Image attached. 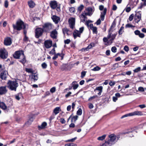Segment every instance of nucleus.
I'll use <instances>...</instances> for the list:
<instances>
[{"label": "nucleus", "instance_id": "nucleus-1", "mask_svg": "<svg viewBox=\"0 0 146 146\" xmlns=\"http://www.w3.org/2000/svg\"><path fill=\"white\" fill-rule=\"evenodd\" d=\"M14 58L17 59H21L19 61L23 64H24L26 62L25 57L23 51L22 50L17 51L13 55Z\"/></svg>", "mask_w": 146, "mask_h": 146}, {"label": "nucleus", "instance_id": "nucleus-2", "mask_svg": "<svg viewBox=\"0 0 146 146\" xmlns=\"http://www.w3.org/2000/svg\"><path fill=\"white\" fill-rule=\"evenodd\" d=\"M7 87L11 90L16 91L19 84L17 81L9 80L7 83Z\"/></svg>", "mask_w": 146, "mask_h": 146}, {"label": "nucleus", "instance_id": "nucleus-3", "mask_svg": "<svg viewBox=\"0 0 146 146\" xmlns=\"http://www.w3.org/2000/svg\"><path fill=\"white\" fill-rule=\"evenodd\" d=\"M28 26L27 25H25L24 22L21 21H17L16 25H13L14 29L18 31H20L22 29H25L27 28Z\"/></svg>", "mask_w": 146, "mask_h": 146}, {"label": "nucleus", "instance_id": "nucleus-4", "mask_svg": "<svg viewBox=\"0 0 146 146\" xmlns=\"http://www.w3.org/2000/svg\"><path fill=\"white\" fill-rule=\"evenodd\" d=\"M26 71L29 73H31L32 74L29 75V78L31 80L34 81L37 80L38 78L37 74L36 73H33V71L32 69L26 68Z\"/></svg>", "mask_w": 146, "mask_h": 146}, {"label": "nucleus", "instance_id": "nucleus-5", "mask_svg": "<svg viewBox=\"0 0 146 146\" xmlns=\"http://www.w3.org/2000/svg\"><path fill=\"white\" fill-rule=\"evenodd\" d=\"M44 31L48 32L53 28V26L50 23H44L42 26Z\"/></svg>", "mask_w": 146, "mask_h": 146}, {"label": "nucleus", "instance_id": "nucleus-6", "mask_svg": "<svg viewBox=\"0 0 146 146\" xmlns=\"http://www.w3.org/2000/svg\"><path fill=\"white\" fill-rule=\"evenodd\" d=\"M143 115V113L141 111H136L125 115L122 116L121 118H122L125 117L133 116L135 115Z\"/></svg>", "mask_w": 146, "mask_h": 146}, {"label": "nucleus", "instance_id": "nucleus-7", "mask_svg": "<svg viewBox=\"0 0 146 146\" xmlns=\"http://www.w3.org/2000/svg\"><path fill=\"white\" fill-rule=\"evenodd\" d=\"M99 9L100 11H102L104 9L103 11L101 12L100 15L101 20L103 21L104 19L105 15L106 14L107 9L106 8H104V6L101 5L99 6Z\"/></svg>", "mask_w": 146, "mask_h": 146}, {"label": "nucleus", "instance_id": "nucleus-8", "mask_svg": "<svg viewBox=\"0 0 146 146\" xmlns=\"http://www.w3.org/2000/svg\"><path fill=\"white\" fill-rule=\"evenodd\" d=\"M84 29V27H82L80 28L79 30H75L73 33V35L74 39H75L77 36L80 37V35L82 33Z\"/></svg>", "mask_w": 146, "mask_h": 146}, {"label": "nucleus", "instance_id": "nucleus-9", "mask_svg": "<svg viewBox=\"0 0 146 146\" xmlns=\"http://www.w3.org/2000/svg\"><path fill=\"white\" fill-rule=\"evenodd\" d=\"M109 139L108 141L110 143L111 145L113 144L115 141L116 136L113 134H111L109 135Z\"/></svg>", "mask_w": 146, "mask_h": 146}, {"label": "nucleus", "instance_id": "nucleus-10", "mask_svg": "<svg viewBox=\"0 0 146 146\" xmlns=\"http://www.w3.org/2000/svg\"><path fill=\"white\" fill-rule=\"evenodd\" d=\"M7 56V53L5 49H0V57L2 58L5 59Z\"/></svg>", "mask_w": 146, "mask_h": 146}, {"label": "nucleus", "instance_id": "nucleus-11", "mask_svg": "<svg viewBox=\"0 0 146 146\" xmlns=\"http://www.w3.org/2000/svg\"><path fill=\"white\" fill-rule=\"evenodd\" d=\"M44 31L43 29L38 28L36 29L35 32V36L36 38H38L40 36H41L42 34Z\"/></svg>", "mask_w": 146, "mask_h": 146}, {"label": "nucleus", "instance_id": "nucleus-12", "mask_svg": "<svg viewBox=\"0 0 146 146\" xmlns=\"http://www.w3.org/2000/svg\"><path fill=\"white\" fill-rule=\"evenodd\" d=\"M75 19L74 18L71 17L68 20V23L70 27L72 29L74 28L75 25Z\"/></svg>", "mask_w": 146, "mask_h": 146}, {"label": "nucleus", "instance_id": "nucleus-13", "mask_svg": "<svg viewBox=\"0 0 146 146\" xmlns=\"http://www.w3.org/2000/svg\"><path fill=\"white\" fill-rule=\"evenodd\" d=\"M94 11L91 7H88L86 10L84 11L85 15H87L91 16L93 13Z\"/></svg>", "mask_w": 146, "mask_h": 146}, {"label": "nucleus", "instance_id": "nucleus-14", "mask_svg": "<svg viewBox=\"0 0 146 146\" xmlns=\"http://www.w3.org/2000/svg\"><path fill=\"white\" fill-rule=\"evenodd\" d=\"M45 47L47 48H50L52 45V41L50 40H46L44 41Z\"/></svg>", "mask_w": 146, "mask_h": 146}, {"label": "nucleus", "instance_id": "nucleus-15", "mask_svg": "<svg viewBox=\"0 0 146 146\" xmlns=\"http://www.w3.org/2000/svg\"><path fill=\"white\" fill-rule=\"evenodd\" d=\"M7 91L6 86H2L0 87V95L5 94Z\"/></svg>", "mask_w": 146, "mask_h": 146}, {"label": "nucleus", "instance_id": "nucleus-16", "mask_svg": "<svg viewBox=\"0 0 146 146\" xmlns=\"http://www.w3.org/2000/svg\"><path fill=\"white\" fill-rule=\"evenodd\" d=\"M141 15L140 12H138L136 13L135 14V19L137 23H138L141 20Z\"/></svg>", "mask_w": 146, "mask_h": 146}, {"label": "nucleus", "instance_id": "nucleus-17", "mask_svg": "<svg viewBox=\"0 0 146 146\" xmlns=\"http://www.w3.org/2000/svg\"><path fill=\"white\" fill-rule=\"evenodd\" d=\"M11 40L10 37H7L4 40V43L5 45H10L11 44Z\"/></svg>", "mask_w": 146, "mask_h": 146}, {"label": "nucleus", "instance_id": "nucleus-18", "mask_svg": "<svg viewBox=\"0 0 146 146\" xmlns=\"http://www.w3.org/2000/svg\"><path fill=\"white\" fill-rule=\"evenodd\" d=\"M7 75V72L5 70L2 72L0 74V78L2 80H5Z\"/></svg>", "mask_w": 146, "mask_h": 146}, {"label": "nucleus", "instance_id": "nucleus-19", "mask_svg": "<svg viewBox=\"0 0 146 146\" xmlns=\"http://www.w3.org/2000/svg\"><path fill=\"white\" fill-rule=\"evenodd\" d=\"M52 19L53 21L56 24H58L60 20V18L56 15H53L52 17Z\"/></svg>", "mask_w": 146, "mask_h": 146}, {"label": "nucleus", "instance_id": "nucleus-20", "mask_svg": "<svg viewBox=\"0 0 146 146\" xmlns=\"http://www.w3.org/2000/svg\"><path fill=\"white\" fill-rule=\"evenodd\" d=\"M51 7L53 9H55L57 6V3L56 1H51L50 3Z\"/></svg>", "mask_w": 146, "mask_h": 146}, {"label": "nucleus", "instance_id": "nucleus-21", "mask_svg": "<svg viewBox=\"0 0 146 146\" xmlns=\"http://www.w3.org/2000/svg\"><path fill=\"white\" fill-rule=\"evenodd\" d=\"M0 107L3 110H6L7 111H9V109L7 108V106L4 102H0Z\"/></svg>", "mask_w": 146, "mask_h": 146}, {"label": "nucleus", "instance_id": "nucleus-22", "mask_svg": "<svg viewBox=\"0 0 146 146\" xmlns=\"http://www.w3.org/2000/svg\"><path fill=\"white\" fill-rule=\"evenodd\" d=\"M94 46V43H91L86 48H83L81 50L82 51H88L89 49L91 48Z\"/></svg>", "mask_w": 146, "mask_h": 146}, {"label": "nucleus", "instance_id": "nucleus-23", "mask_svg": "<svg viewBox=\"0 0 146 146\" xmlns=\"http://www.w3.org/2000/svg\"><path fill=\"white\" fill-rule=\"evenodd\" d=\"M83 12L82 13L80 16V17L81 20V21L82 22H84L85 21L87 18L86 16V15Z\"/></svg>", "mask_w": 146, "mask_h": 146}, {"label": "nucleus", "instance_id": "nucleus-24", "mask_svg": "<svg viewBox=\"0 0 146 146\" xmlns=\"http://www.w3.org/2000/svg\"><path fill=\"white\" fill-rule=\"evenodd\" d=\"M28 4L29 7L32 8H34L35 5V3L32 0L28 1Z\"/></svg>", "mask_w": 146, "mask_h": 146}, {"label": "nucleus", "instance_id": "nucleus-25", "mask_svg": "<svg viewBox=\"0 0 146 146\" xmlns=\"http://www.w3.org/2000/svg\"><path fill=\"white\" fill-rule=\"evenodd\" d=\"M57 32L56 29L52 31L50 34V36L52 38H56L57 36Z\"/></svg>", "mask_w": 146, "mask_h": 146}, {"label": "nucleus", "instance_id": "nucleus-26", "mask_svg": "<svg viewBox=\"0 0 146 146\" xmlns=\"http://www.w3.org/2000/svg\"><path fill=\"white\" fill-rule=\"evenodd\" d=\"M135 34L136 35H139V36L141 38H143L144 36V34L143 33H141L139 30H137L134 32Z\"/></svg>", "mask_w": 146, "mask_h": 146}, {"label": "nucleus", "instance_id": "nucleus-27", "mask_svg": "<svg viewBox=\"0 0 146 146\" xmlns=\"http://www.w3.org/2000/svg\"><path fill=\"white\" fill-rule=\"evenodd\" d=\"M90 29L92 30L94 33H97V28L96 27H94L92 24H90Z\"/></svg>", "mask_w": 146, "mask_h": 146}, {"label": "nucleus", "instance_id": "nucleus-28", "mask_svg": "<svg viewBox=\"0 0 146 146\" xmlns=\"http://www.w3.org/2000/svg\"><path fill=\"white\" fill-rule=\"evenodd\" d=\"M61 111L60 107H57L55 108L53 110V113L56 115L58 114Z\"/></svg>", "mask_w": 146, "mask_h": 146}, {"label": "nucleus", "instance_id": "nucleus-29", "mask_svg": "<svg viewBox=\"0 0 146 146\" xmlns=\"http://www.w3.org/2000/svg\"><path fill=\"white\" fill-rule=\"evenodd\" d=\"M47 125V123L45 122H43L41 125L38 126V128L40 130L44 128Z\"/></svg>", "mask_w": 146, "mask_h": 146}, {"label": "nucleus", "instance_id": "nucleus-30", "mask_svg": "<svg viewBox=\"0 0 146 146\" xmlns=\"http://www.w3.org/2000/svg\"><path fill=\"white\" fill-rule=\"evenodd\" d=\"M76 83L77 82L75 81H74L72 83V87L74 90L76 89L79 86L78 84Z\"/></svg>", "mask_w": 146, "mask_h": 146}, {"label": "nucleus", "instance_id": "nucleus-31", "mask_svg": "<svg viewBox=\"0 0 146 146\" xmlns=\"http://www.w3.org/2000/svg\"><path fill=\"white\" fill-rule=\"evenodd\" d=\"M115 36L116 35L115 34L111 35V34H109V35L108 36V38H111L113 40L115 38Z\"/></svg>", "mask_w": 146, "mask_h": 146}, {"label": "nucleus", "instance_id": "nucleus-32", "mask_svg": "<svg viewBox=\"0 0 146 146\" xmlns=\"http://www.w3.org/2000/svg\"><path fill=\"white\" fill-rule=\"evenodd\" d=\"M78 118L77 115H75L73 116L71 119V121L72 122H75Z\"/></svg>", "mask_w": 146, "mask_h": 146}, {"label": "nucleus", "instance_id": "nucleus-33", "mask_svg": "<svg viewBox=\"0 0 146 146\" xmlns=\"http://www.w3.org/2000/svg\"><path fill=\"white\" fill-rule=\"evenodd\" d=\"M63 34L64 35H65L66 34L67 35H68V30L66 28H64L62 29Z\"/></svg>", "mask_w": 146, "mask_h": 146}, {"label": "nucleus", "instance_id": "nucleus-34", "mask_svg": "<svg viewBox=\"0 0 146 146\" xmlns=\"http://www.w3.org/2000/svg\"><path fill=\"white\" fill-rule=\"evenodd\" d=\"M111 143L108 141H106L101 146H111Z\"/></svg>", "mask_w": 146, "mask_h": 146}, {"label": "nucleus", "instance_id": "nucleus-35", "mask_svg": "<svg viewBox=\"0 0 146 146\" xmlns=\"http://www.w3.org/2000/svg\"><path fill=\"white\" fill-rule=\"evenodd\" d=\"M103 88V87L101 86L97 87L95 89V90L99 91V92H102Z\"/></svg>", "mask_w": 146, "mask_h": 146}, {"label": "nucleus", "instance_id": "nucleus-36", "mask_svg": "<svg viewBox=\"0 0 146 146\" xmlns=\"http://www.w3.org/2000/svg\"><path fill=\"white\" fill-rule=\"evenodd\" d=\"M101 69V68L98 66H96L94 67L92 70L93 71H96L100 70Z\"/></svg>", "mask_w": 146, "mask_h": 146}, {"label": "nucleus", "instance_id": "nucleus-37", "mask_svg": "<svg viewBox=\"0 0 146 146\" xmlns=\"http://www.w3.org/2000/svg\"><path fill=\"white\" fill-rule=\"evenodd\" d=\"M84 6L82 5H81L79 6L78 8V11L80 12L84 8Z\"/></svg>", "mask_w": 146, "mask_h": 146}, {"label": "nucleus", "instance_id": "nucleus-38", "mask_svg": "<svg viewBox=\"0 0 146 146\" xmlns=\"http://www.w3.org/2000/svg\"><path fill=\"white\" fill-rule=\"evenodd\" d=\"M106 136V135H103L99 137L98 138V139L99 140H103L105 138Z\"/></svg>", "mask_w": 146, "mask_h": 146}, {"label": "nucleus", "instance_id": "nucleus-39", "mask_svg": "<svg viewBox=\"0 0 146 146\" xmlns=\"http://www.w3.org/2000/svg\"><path fill=\"white\" fill-rule=\"evenodd\" d=\"M123 29L124 27H121L120 29L118 32V33L119 35H121L122 34L123 32Z\"/></svg>", "mask_w": 146, "mask_h": 146}, {"label": "nucleus", "instance_id": "nucleus-40", "mask_svg": "<svg viewBox=\"0 0 146 146\" xmlns=\"http://www.w3.org/2000/svg\"><path fill=\"white\" fill-rule=\"evenodd\" d=\"M65 146H77V145L73 143H70L66 144Z\"/></svg>", "mask_w": 146, "mask_h": 146}, {"label": "nucleus", "instance_id": "nucleus-41", "mask_svg": "<svg viewBox=\"0 0 146 146\" xmlns=\"http://www.w3.org/2000/svg\"><path fill=\"white\" fill-rule=\"evenodd\" d=\"M82 113V110L81 108L78 109L77 112V114L78 115H81Z\"/></svg>", "mask_w": 146, "mask_h": 146}, {"label": "nucleus", "instance_id": "nucleus-42", "mask_svg": "<svg viewBox=\"0 0 146 146\" xmlns=\"http://www.w3.org/2000/svg\"><path fill=\"white\" fill-rule=\"evenodd\" d=\"M111 51L114 53L116 52L117 50V48L115 46H113L111 48Z\"/></svg>", "mask_w": 146, "mask_h": 146}, {"label": "nucleus", "instance_id": "nucleus-43", "mask_svg": "<svg viewBox=\"0 0 146 146\" xmlns=\"http://www.w3.org/2000/svg\"><path fill=\"white\" fill-rule=\"evenodd\" d=\"M55 49L54 48H53L52 50L49 52V54H55Z\"/></svg>", "mask_w": 146, "mask_h": 146}, {"label": "nucleus", "instance_id": "nucleus-44", "mask_svg": "<svg viewBox=\"0 0 146 146\" xmlns=\"http://www.w3.org/2000/svg\"><path fill=\"white\" fill-rule=\"evenodd\" d=\"M42 66V68L44 69L46 68L47 66V64L45 62L43 63L41 65Z\"/></svg>", "mask_w": 146, "mask_h": 146}, {"label": "nucleus", "instance_id": "nucleus-45", "mask_svg": "<svg viewBox=\"0 0 146 146\" xmlns=\"http://www.w3.org/2000/svg\"><path fill=\"white\" fill-rule=\"evenodd\" d=\"M134 15L133 14H131L129 17V20L130 21H132Z\"/></svg>", "mask_w": 146, "mask_h": 146}, {"label": "nucleus", "instance_id": "nucleus-46", "mask_svg": "<svg viewBox=\"0 0 146 146\" xmlns=\"http://www.w3.org/2000/svg\"><path fill=\"white\" fill-rule=\"evenodd\" d=\"M69 11L71 13H74L75 12V8L74 7H71L69 9Z\"/></svg>", "mask_w": 146, "mask_h": 146}, {"label": "nucleus", "instance_id": "nucleus-47", "mask_svg": "<svg viewBox=\"0 0 146 146\" xmlns=\"http://www.w3.org/2000/svg\"><path fill=\"white\" fill-rule=\"evenodd\" d=\"M97 97V96H94L92 97H90L88 99V100L89 101H91L93 100V99H94Z\"/></svg>", "mask_w": 146, "mask_h": 146}, {"label": "nucleus", "instance_id": "nucleus-48", "mask_svg": "<svg viewBox=\"0 0 146 146\" xmlns=\"http://www.w3.org/2000/svg\"><path fill=\"white\" fill-rule=\"evenodd\" d=\"M9 5L8 2L7 0H6L5 2L4 6L6 8H7L8 7Z\"/></svg>", "mask_w": 146, "mask_h": 146}, {"label": "nucleus", "instance_id": "nucleus-49", "mask_svg": "<svg viewBox=\"0 0 146 146\" xmlns=\"http://www.w3.org/2000/svg\"><path fill=\"white\" fill-rule=\"evenodd\" d=\"M140 68L139 67H138L135 70H134L133 71L135 72H138L140 71Z\"/></svg>", "mask_w": 146, "mask_h": 146}, {"label": "nucleus", "instance_id": "nucleus-50", "mask_svg": "<svg viewBox=\"0 0 146 146\" xmlns=\"http://www.w3.org/2000/svg\"><path fill=\"white\" fill-rule=\"evenodd\" d=\"M55 90H56L55 88L54 87H52V88L50 89V91L51 93H53L55 91Z\"/></svg>", "mask_w": 146, "mask_h": 146}, {"label": "nucleus", "instance_id": "nucleus-51", "mask_svg": "<svg viewBox=\"0 0 146 146\" xmlns=\"http://www.w3.org/2000/svg\"><path fill=\"white\" fill-rule=\"evenodd\" d=\"M60 122L62 124H64L66 122V121L64 118H62L60 119Z\"/></svg>", "mask_w": 146, "mask_h": 146}, {"label": "nucleus", "instance_id": "nucleus-52", "mask_svg": "<svg viewBox=\"0 0 146 146\" xmlns=\"http://www.w3.org/2000/svg\"><path fill=\"white\" fill-rule=\"evenodd\" d=\"M138 90L139 91H140L141 92H144V88L141 87H139L138 88Z\"/></svg>", "mask_w": 146, "mask_h": 146}, {"label": "nucleus", "instance_id": "nucleus-53", "mask_svg": "<svg viewBox=\"0 0 146 146\" xmlns=\"http://www.w3.org/2000/svg\"><path fill=\"white\" fill-rule=\"evenodd\" d=\"M124 49L125 51L127 52L129 50V47L127 46H125L124 48Z\"/></svg>", "mask_w": 146, "mask_h": 146}, {"label": "nucleus", "instance_id": "nucleus-54", "mask_svg": "<svg viewBox=\"0 0 146 146\" xmlns=\"http://www.w3.org/2000/svg\"><path fill=\"white\" fill-rule=\"evenodd\" d=\"M70 42V40L69 39H67L64 40V43L65 44H68Z\"/></svg>", "mask_w": 146, "mask_h": 146}, {"label": "nucleus", "instance_id": "nucleus-55", "mask_svg": "<svg viewBox=\"0 0 146 146\" xmlns=\"http://www.w3.org/2000/svg\"><path fill=\"white\" fill-rule=\"evenodd\" d=\"M109 85L111 86H112L114 85L115 84V82H112V81H111L109 83Z\"/></svg>", "mask_w": 146, "mask_h": 146}, {"label": "nucleus", "instance_id": "nucleus-56", "mask_svg": "<svg viewBox=\"0 0 146 146\" xmlns=\"http://www.w3.org/2000/svg\"><path fill=\"white\" fill-rule=\"evenodd\" d=\"M131 9L130 7H128L125 9V11L127 12H129L131 11Z\"/></svg>", "mask_w": 146, "mask_h": 146}, {"label": "nucleus", "instance_id": "nucleus-57", "mask_svg": "<svg viewBox=\"0 0 146 146\" xmlns=\"http://www.w3.org/2000/svg\"><path fill=\"white\" fill-rule=\"evenodd\" d=\"M86 74V72L85 71L82 72H81V77L82 78H83L84 76H85Z\"/></svg>", "mask_w": 146, "mask_h": 146}, {"label": "nucleus", "instance_id": "nucleus-58", "mask_svg": "<svg viewBox=\"0 0 146 146\" xmlns=\"http://www.w3.org/2000/svg\"><path fill=\"white\" fill-rule=\"evenodd\" d=\"M139 107L141 108H143L145 107L146 106L145 104L140 105L139 106Z\"/></svg>", "mask_w": 146, "mask_h": 146}, {"label": "nucleus", "instance_id": "nucleus-59", "mask_svg": "<svg viewBox=\"0 0 146 146\" xmlns=\"http://www.w3.org/2000/svg\"><path fill=\"white\" fill-rule=\"evenodd\" d=\"M124 73L128 75H130L131 74V71H128L126 72H124Z\"/></svg>", "mask_w": 146, "mask_h": 146}, {"label": "nucleus", "instance_id": "nucleus-60", "mask_svg": "<svg viewBox=\"0 0 146 146\" xmlns=\"http://www.w3.org/2000/svg\"><path fill=\"white\" fill-rule=\"evenodd\" d=\"M101 23V21L100 19H98V21H96V23L98 25L100 24Z\"/></svg>", "mask_w": 146, "mask_h": 146}, {"label": "nucleus", "instance_id": "nucleus-61", "mask_svg": "<svg viewBox=\"0 0 146 146\" xmlns=\"http://www.w3.org/2000/svg\"><path fill=\"white\" fill-rule=\"evenodd\" d=\"M117 9V7L115 5H113V6L112 10H113L115 11Z\"/></svg>", "mask_w": 146, "mask_h": 146}, {"label": "nucleus", "instance_id": "nucleus-62", "mask_svg": "<svg viewBox=\"0 0 146 146\" xmlns=\"http://www.w3.org/2000/svg\"><path fill=\"white\" fill-rule=\"evenodd\" d=\"M106 54L107 55L109 56L110 54V50H108L106 51Z\"/></svg>", "mask_w": 146, "mask_h": 146}, {"label": "nucleus", "instance_id": "nucleus-63", "mask_svg": "<svg viewBox=\"0 0 146 146\" xmlns=\"http://www.w3.org/2000/svg\"><path fill=\"white\" fill-rule=\"evenodd\" d=\"M117 100V97L115 96H113V102H115Z\"/></svg>", "mask_w": 146, "mask_h": 146}, {"label": "nucleus", "instance_id": "nucleus-64", "mask_svg": "<svg viewBox=\"0 0 146 146\" xmlns=\"http://www.w3.org/2000/svg\"><path fill=\"white\" fill-rule=\"evenodd\" d=\"M71 93V92H69L66 95L65 97L66 98L68 97L69 96H70Z\"/></svg>", "mask_w": 146, "mask_h": 146}]
</instances>
